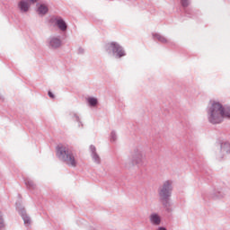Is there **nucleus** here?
<instances>
[{
    "label": "nucleus",
    "instance_id": "nucleus-1",
    "mask_svg": "<svg viewBox=\"0 0 230 230\" xmlns=\"http://www.w3.org/2000/svg\"><path fill=\"white\" fill-rule=\"evenodd\" d=\"M224 118H230V108H225L222 103L217 101H211L208 107V120L217 125L222 123Z\"/></svg>",
    "mask_w": 230,
    "mask_h": 230
},
{
    "label": "nucleus",
    "instance_id": "nucleus-2",
    "mask_svg": "<svg viewBox=\"0 0 230 230\" xmlns=\"http://www.w3.org/2000/svg\"><path fill=\"white\" fill-rule=\"evenodd\" d=\"M57 154L66 166H70V168H76V166H78L76 155L69 147L66 146H58Z\"/></svg>",
    "mask_w": 230,
    "mask_h": 230
},
{
    "label": "nucleus",
    "instance_id": "nucleus-3",
    "mask_svg": "<svg viewBox=\"0 0 230 230\" xmlns=\"http://www.w3.org/2000/svg\"><path fill=\"white\" fill-rule=\"evenodd\" d=\"M172 196V181H165L159 190L161 200H168Z\"/></svg>",
    "mask_w": 230,
    "mask_h": 230
},
{
    "label": "nucleus",
    "instance_id": "nucleus-4",
    "mask_svg": "<svg viewBox=\"0 0 230 230\" xmlns=\"http://www.w3.org/2000/svg\"><path fill=\"white\" fill-rule=\"evenodd\" d=\"M110 48L112 49L113 53L117 54V57H119V58H121V57H125V51L123 50L121 46H119V44L116 42H111L110 43Z\"/></svg>",
    "mask_w": 230,
    "mask_h": 230
},
{
    "label": "nucleus",
    "instance_id": "nucleus-5",
    "mask_svg": "<svg viewBox=\"0 0 230 230\" xmlns=\"http://www.w3.org/2000/svg\"><path fill=\"white\" fill-rule=\"evenodd\" d=\"M56 24L61 31H66L67 30V24H66V22L61 18L56 19Z\"/></svg>",
    "mask_w": 230,
    "mask_h": 230
},
{
    "label": "nucleus",
    "instance_id": "nucleus-6",
    "mask_svg": "<svg viewBox=\"0 0 230 230\" xmlns=\"http://www.w3.org/2000/svg\"><path fill=\"white\" fill-rule=\"evenodd\" d=\"M50 46L54 49H57V48H60L62 46V41L58 38H52L50 40Z\"/></svg>",
    "mask_w": 230,
    "mask_h": 230
},
{
    "label": "nucleus",
    "instance_id": "nucleus-7",
    "mask_svg": "<svg viewBox=\"0 0 230 230\" xmlns=\"http://www.w3.org/2000/svg\"><path fill=\"white\" fill-rule=\"evenodd\" d=\"M18 6L22 12H28L30 10V3L22 0L18 4Z\"/></svg>",
    "mask_w": 230,
    "mask_h": 230
},
{
    "label": "nucleus",
    "instance_id": "nucleus-8",
    "mask_svg": "<svg viewBox=\"0 0 230 230\" xmlns=\"http://www.w3.org/2000/svg\"><path fill=\"white\" fill-rule=\"evenodd\" d=\"M150 220L152 224H155V226H159V224H161V217H159L157 214L151 215Z\"/></svg>",
    "mask_w": 230,
    "mask_h": 230
},
{
    "label": "nucleus",
    "instance_id": "nucleus-9",
    "mask_svg": "<svg viewBox=\"0 0 230 230\" xmlns=\"http://www.w3.org/2000/svg\"><path fill=\"white\" fill-rule=\"evenodd\" d=\"M38 13L40 15H45V13H48V6L44 5V4H40L38 7Z\"/></svg>",
    "mask_w": 230,
    "mask_h": 230
},
{
    "label": "nucleus",
    "instance_id": "nucleus-10",
    "mask_svg": "<svg viewBox=\"0 0 230 230\" xmlns=\"http://www.w3.org/2000/svg\"><path fill=\"white\" fill-rule=\"evenodd\" d=\"M221 150L225 152V154H230V144L228 142L222 144Z\"/></svg>",
    "mask_w": 230,
    "mask_h": 230
},
{
    "label": "nucleus",
    "instance_id": "nucleus-11",
    "mask_svg": "<svg viewBox=\"0 0 230 230\" xmlns=\"http://www.w3.org/2000/svg\"><path fill=\"white\" fill-rule=\"evenodd\" d=\"M155 39H157V40H159L160 42H163V43H166L168 42V40H166V38L161 36L160 34H156L155 35Z\"/></svg>",
    "mask_w": 230,
    "mask_h": 230
},
{
    "label": "nucleus",
    "instance_id": "nucleus-12",
    "mask_svg": "<svg viewBox=\"0 0 230 230\" xmlns=\"http://www.w3.org/2000/svg\"><path fill=\"white\" fill-rule=\"evenodd\" d=\"M88 102L90 105L94 107V105H96V103H98V100H96L95 98H89Z\"/></svg>",
    "mask_w": 230,
    "mask_h": 230
},
{
    "label": "nucleus",
    "instance_id": "nucleus-13",
    "mask_svg": "<svg viewBox=\"0 0 230 230\" xmlns=\"http://www.w3.org/2000/svg\"><path fill=\"white\" fill-rule=\"evenodd\" d=\"M22 218H23L24 224H28V225L31 224V219H30V217H28L27 215H23Z\"/></svg>",
    "mask_w": 230,
    "mask_h": 230
},
{
    "label": "nucleus",
    "instance_id": "nucleus-14",
    "mask_svg": "<svg viewBox=\"0 0 230 230\" xmlns=\"http://www.w3.org/2000/svg\"><path fill=\"white\" fill-rule=\"evenodd\" d=\"M182 6L186 7L188 4H190V2L188 0H181Z\"/></svg>",
    "mask_w": 230,
    "mask_h": 230
},
{
    "label": "nucleus",
    "instance_id": "nucleus-15",
    "mask_svg": "<svg viewBox=\"0 0 230 230\" xmlns=\"http://www.w3.org/2000/svg\"><path fill=\"white\" fill-rule=\"evenodd\" d=\"M4 227V222L3 221V216L0 215V228Z\"/></svg>",
    "mask_w": 230,
    "mask_h": 230
},
{
    "label": "nucleus",
    "instance_id": "nucleus-16",
    "mask_svg": "<svg viewBox=\"0 0 230 230\" xmlns=\"http://www.w3.org/2000/svg\"><path fill=\"white\" fill-rule=\"evenodd\" d=\"M93 159H95L96 163H100V157H98V155H93Z\"/></svg>",
    "mask_w": 230,
    "mask_h": 230
},
{
    "label": "nucleus",
    "instance_id": "nucleus-17",
    "mask_svg": "<svg viewBox=\"0 0 230 230\" xmlns=\"http://www.w3.org/2000/svg\"><path fill=\"white\" fill-rule=\"evenodd\" d=\"M49 98H55V95L51 92H49Z\"/></svg>",
    "mask_w": 230,
    "mask_h": 230
},
{
    "label": "nucleus",
    "instance_id": "nucleus-18",
    "mask_svg": "<svg viewBox=\"0 0 230 230\" xmlns=\"http://www.w3.org/2000/svg\"><path fill=\"white\" fill-rule=\"evenodd\" d=\"M31 3H37V0H30Z\"/></svg>",
    "mask_w": 230,
    "mask_h": 230
},
{
    "label": "nucleus",
    "instance_id": "nucleus-19",
    "mask_svg": "<svg viewBox=\"0 0 230 230\" xmlns=\"http://www.w3.org/2000/svg\"><path fill=\"white\" fill-rule=\"evenodd\" d=\"M159 230H166V228L161 227V228H159Z\"/></svg>",
    "mask_w": 230,
    "mask_h": 230
},
{
    "label": "nucleus",
    "instance_id": "nucleus-20",
    "mask_svg": "<svg viewBox=\"0 0 230 230\" xmlns=\"http://www.w3.org/2000/svg\"><path fill=\"white\" fill-rule=\"evenodd\" d=\"M92 150H96L95 147H92Z\"/></svg>",
    "mask_w": 230,
    "mask_h": 230
}]
</instances>
